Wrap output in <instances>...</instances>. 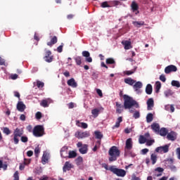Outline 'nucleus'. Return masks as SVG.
Returning a JSON list of instances; mask_svg holds the SVG:
<instances>
[{
    "instance_id": "nucleus-50",
    "label": "nucleus",
    "mask_w": 180,
    "mask_h": 180,
    "mask_svg": "<svg viewBox=\"0 0 180 180\" xmlns=\"http://www.w3.org/2000/svg\"><path fill=\"white\" fill-rule=\"evenodd\" d=\"M83 57H86V58L87 57H89L91 56V53H89V51H84L82 53Z\"/></svg>"
},
{
    "instance_id": "nucleus-8",
    "label": "nucleus",
    "mask_w": 180,
    "mask_h": 180,
    "mask_svg": "<svg viewBox=\"0 0 180 180\" xmlns=\"http://www.w3.org/2000/svg\"><path fill=\"white\" fill-rule=\"evenodd\" d=\"M178 68L174 65H169L165 68V74H171V72H176Z\"/></svg>"
},
{
    "instance_id": "nucleus-59",
    "label": "nucleus",
    "mask_w": 180,
    "mask_h": 180,
    "mask_svg": "<svg viewBox=\"0 0 180 180\" xmlns=\"http://www.w3.org/2000/svg\"><path fill=\"white\" fill-rule=\"evenodd\" d=\"M126 75H131V74H134V72L132 70H127L124 72Z\"/></svg>"
},
{
    "instance_id": "nucleus-40",
    "label": "nucleus",
    "mask_w": 180,
    "mask_h": 180,
    "mask_svg": "<svg viewBox=\"0 0 180 180\" xmlns=\"http://www.w3.org/2000/svg\"><path fill=\"white\" fill-rule=\"evenodd\" d=\"M77 157V152L74 150L69 151L68 158H75Z\"/></svg>"
},
{
    "instance_id": "nucleus-33",
    "label": "nucleus",
    "mask_w": 180,
    "mask_h": 180,
    "mask_svg": "<svg viewBox=\"0 0 180 180\" xmlns=\"http://www.w3.org/2000/svg\"><path fill=\"white\" fill-rule=\"evenodd\" d=\"M133 25L136 27H140L141 26H144V21H134Z\"/></svg>"
},
{
    "instance_id": "nucleus-14",
    "label": "nucleus",
    "mask_w": 180,
    "mask_h": 180,
    "mask_svg": "<svg viewBox=\"0 0 180 180\" xmlns=\"http://www.w3.org/2000/svg\"><path fill=\"white\" fill-rule=\"evenodd\" d=\"M115 106H116V113H122L124 109V105H123L122 103L119 102H115Z\"/></svg>"
},
{
    "instance_id": "nucleus-58",
    "label": "nucleus",
    "mask_w": 180,
    "mask_h": 180,
    "mask_svg": "<svg viewBox=\"0 0 180 180\" xmlns=\"http://www.w3.org/2000/svg\"><path fill=\"white\" fill-rule=\"evenodd\" d=\"M34 154L35 155H39V154H40V149L39 148V147L35 148Z\"/></svg>"
},
{
    "instance_id": "nucleus-22",
    "label": "nucleus",
    "mask_w": 180,
    "mask_h": 180,
    "mask_svg": "<svg viewBox=\"0 0 180 180\" xmlns=\"http://www.w3.org/2000/svg\"><path fill=\"white\" fill-rule=\"evenodd\" d=\"M76 126H77V127H81L82 129H88V124L81 122L79 120H76Z\"/></svg>"
},
{
    "instance_id": "nucleus-3",
    "label": "nucleus",
    "mask_w": 180,
    "mask_h": 180,
    "mask_svg": "<svg viewBox=\"0 0 180 180\" xmlns=\"http://www.w3.org/2000/svg\"><path fill=\"white\" fill-rule=\"evenodd\" d=\"M25 133V131L23 130V128H16L13 131V142L14 144L17 145L19 144V137H22Z\"/></svg>"
},
{
    "instance_id": "nucleus-48",
    "label": "nucleus",
    "mask_w": 180,
    "mask_h": 180,
    "mask_svg": "<svg viewBox=\"0 0 180 180\" xmlns=\"http://www.w3.org/2000/svg\"><path fill=\"white\" fill-rule=\"evenodd\" d=\"M108 4H109V2L104 1V2L101 3V8H110V6Z\"/></svg>"
},
{
    "instance_id": "nucleus-39",
    "label": "nucleus",
    "mask_w": 180,
    "mask_h": 180,
    "mask_svg": "<svg viewBox=\"0 0 180 180\" xmlns=\"http://www.w3.org/2000/svg\"><path fill=\"white\" fill-rule=\"evenodd\" d=\"M83 162H84V159H83L82 157H81V156H79V157L75 160V162H76L77 165H81Z\"/></svg>"
},
{
    "instance_id": "nucleus-20",
    "label": "nucleus",
    "mask_w": 180,
    "mask_h": 180,
    "mask_svg": "<svg viewBox=\"0 0 180 180\" xmlns=\"http://www.w3.org/2000/svg\"><path fill=\"white\" fill-rule=\"evenodd\" d=\"M124 148H133V141L131 138H129L128 139H127Z\"/></svg>"
},
{
    "instance_id": "nucleus-63",
    "label": "nucleus",
    "mask_w": 180,
    "mask_h": 180,
    "mask_svg": "<svg viewBox=\"0 0 180 180\" xmlns=\"http://www.w3.org/2000/svg\"><path fill=\"white\" fill-rule=\"evenodd\" d=\"M18 75H16V74H13V75H11V79H18Z\"/></svg>"
},
{
    "instance_id": "nucleus-21",
    "label": "nucleus",
    "mask_w": 180,
    "mask_h": 180,
    "mask_svg": "<svg viewBox=\"0 0 180 180\" xmlns=\"http://www.w3.org/2000/svg\"><path fill=\"white\" fill-rule=\"evenodd\" d=\"M58 41V39L56 36H53L51 37V41L49 42H47V46H49L51 47V46H53V44H56Z\"/></svg>"
},
{
    "instance_id": "nucleus-17",
    "label": "nucleus",
    "mask_w": 180,
    "mask_h": 180,
    "mask_svg": "<svg viewBox=\"0 0 180 180\" xmlns=\"http://www.w3.org/2000/svg\"><path fill=\"white\" fill-rule=\"evenodd\" d=\"M147 110H153V108H154V99L153 98H149L147 101Z\"/></svg>"
},
{
    "instance_id": "nucleus-15",
    "label": "nucleus",
    "mask_w": 180,
    "mask_h": 180,
    "mask_svg": "<svg viewBox=\"0 0 180 180\" xmlns=\"http://www.w3.org/2000/svg\"><path fill=\"white\" fill-rule=\"evenodd\" d=\"M26 109V105L23 103L22 101H19L17 103V110L18 112H25Z\"/></svg>"
},
{
    "instance_id": "nucleus-60",
    "label": "nucleus",
    "mask_w": 180,
    "mask_h": 180,
    "mask_svg": "<svg viewBox=\"0 0 180 180\" xmlns=\"http://www.w3.org/2000/svg\"><path fill=\"white\" fill-rule=\"evenodd\" d=\"M149 150L148 148H144L141 150V153L143 154V155H146V154H147V153H148Z\"/></svg>"
},
{
    "instance_id": "nucleus-12",
    "label": "nucleus",
    "mask_w": 180,
    "mask_h": 180,
    "mask_svg": "<svg viewBox=\"0 0 180 180\" xmlns=\"http://www.w3.org/2000/svg\"><path fill=\"white\" fill-rule=\"evenodd\" d=\"M167 139L170 141H175L176 139V132L172 131L171 132L167 133Z\"/></svg>"
},
{
    "instance_id": "nucleus-55",
    "label": "nucleus",
    "mask_w": 180,
    "mask_h": 180,
    "mask_svg": "<svg viewBox=\"0 0 180 180\" xmlns=\"http://www.w3.org/2000/svg\"><path fill=\"white\" fill-rule=\"evenodd\" d=\"M26 129L27 130V131H29V133H32V131L33 132V127L32 125H28L26 127Z\"/></svg>"
},
{
    "instance_id": "nucleus-57",
    "label": "nucleus",
    "mask_w": 180,
    "mask_h": 180,
    "mask_svg": "<svg viewBox=\"0 0 180 180\" xmlns=\"http://www.w3.org/2000/svg\"><path fill=\"white\" fill-rule=\"evenodd\" d=\"M96 92H97L98 96H100L101 98H102V96H103V94H102V90L97 89Z\"/></svg>"
},
{
    "instance_id": "nucleus-64",
    "label": "nucleus",
    "mask_w": 180,
    "mask_h": 180,
    "mask_svg": "<svg viewBox=\"0 0 180 180\" xmlns=\"http://www.w3.org/2000/svg\"><path fill=\"white\" fill-rule=\"evenodd\" d=\"M176 155L179 160H180V148L176 149Z\"/></svg>"
},
{
    "instance_id": "nucleus-13",
    "label": "nucleus",
    "mask_w": 180,
    "mask_h": 180,
    "mask_svg": "<svg viewBox=\"0 0 180 180\" xmlns=\"http://www.w3.org/2000/svg\"><path fill=\"white\" fill-rule=\"evenodd\" d=\"M131 8L132 12L135 13V15H139V4L136 3V1H132L131 4Z\"/></svg>"
},
{
    "instance_id": "nucleus-26",
    "label": "nucleus",
    "mask_w": 180,
    "mask_h": 180,
    "mask_svg": "<svg viewBox=\"0 0 180 180\" xmlns=\"http://www.w3.org/2000/svg\"><path fill=\"white\" fill-rule=\"evenodd\" d=\"M122 44L124 46L125 50H130L131 49V42L130 41H124Z\"/></svg>"
},
{
    "instance_id": "nucleus-46",
    "label": "nucleus",
    "mask_w": 180,
    "mask_h": 180,
    "mask_svg": "<svg viewBox=\"0 0 180 180\" xmlns=\"http://www.w3.org/2000/svg\"><path fill=\"white\" fill-rule=\"evenodd\" d=\"M154 143H155V141L154 139H151V140L146 139V146H148V147H150V146H153Z\"/></svg>"
},
{
    "instance_id": "nucleus-7",
    "label": "nucleus",
    "mask_w": 180,
    "mask_h": 180,
    "mask_svg": "<svg viewBox=\"0 0 180 180\" xmlns=\"http://www.w3.org/2000/svg\"><path fill=\"white\" fill-rule=\"evenodd\" d=\"M89 136H91V134L88 131L84 132L77 131L75 133V137L77 139H86V137H89Z\"/></svg>"
},
{
    "instance_id": "nucleus-32",
    "label": "nucleus",
    "mask_w": 180,
    "mask_h": 180,
    "mask_svg": "<svg viewBox=\"0 0 180 180\" xmlns=\"http://www.w3.org/2000/svg\"><path fill=\"white\" fill-rule=\"evenodd\" d=\"M67 151H68V147H67V146H63L60 149V155L63 158H65V156L64 155V153H65L67 154Z\"/></svg>"
},
{
    "instance_id": "nucleus-30",
    "label": "nucleus",
    "mask_w": 180,
    "mask_h": 180,
    "mask_svg": "<svg viewBox=\"0 0 180 180\" xmlns=\"http://www.w3.org/2000/svg\"><path fill=\"white\" fill-rule=\"evenodd\" d=\"M146 93L147 95H151L153 94V86L151 84H147L146 87Z\"/></svg>"
},
{
    "instance_id": "nucleus-61",
    "label": "nucleus",
    "mask_w": 180,
    "mask_h": 180,
    "mask_svg": "<svg viewBox=\"0 0 180 180\" xmlns=\"http://www.w3.org/2000/svg\"><path fill=\"white\" fill-rule=\"evenodd\" d=\"M57 51H58V53H63V45H60L57 48Z\"/></svg>"
},
{
    "instance_id": "nucleus-6",
    "label": "nucleus",
    "mask_w": 180,
    "mask_h": 180,
    "mask_svg": "<svg viewBox=\"0 0 180 180\" xmlns=\"http://www.w3.org/2000/svg\"><path fill=\"white\" fill-rule=\"evenodd\" d=\"M77 147H78L80 154H86V153H88L87 144L82 145V142H78L77 143Z\"/></svg>"
},
{
    "instance_id": "nucleus-42",
    "label": "nucleus",
    "mask_w": 180,
    "mask_h": 180,
    "mask_svg": "<svg viewBox=\"0 0 180 180\" xmlns=\"http://www.w3.org/2000/svg\"><path fill=\"white\" fill-rule=\"evenodd\" d=\"M75 63H77V65H81L82 64V58L80 56H77L75 58Z\"/></svg>"
},
{
    "instance_id": "nucleus-47",
    "label": "nucleus",
    "mask_w": 180,
    "mask_h": 180,
    "mask_svg": "<svg viewBox=\"0 0 180 180\" xmlns=\"http://www.w3.org/2000/svg\"><path fill=\"white\" fill-rule=\"evenodd\" d=\"M20 140H21L22 143H27V141H29V138H27V136H25L22 135L20 136Z\"/></svg>"
},
{
    "instance_id": "nucleus-43",
    "label": "nucleus",
    "mask_w": 180,
    "mask_h": 180,
    "mask_svg": "<svg viewBox=\"0 0 180 180\" xmlns=\"http://www.w3.org/2000/svg\"><path fill=\"white\" fill-rule=\"evenodd\" d=\"M49 161V156L47 154H44L42 156V164H46Z\"/></svg>"
},
{
    "instance_id": "nucleus-51",
    "label": "nucleus",
    "mask_w": 180,
    "mask_h": 180,
    "mask_svg": "<svg viewBox=\"0 0 180 180\" xmlns=\"http://www.w3.org/2000/svg\"><path fill=\"white\" fill-rule=\"evenodd\" d=\"M133 117L134 118V119H139V117H140V112H139V111H135L134 112V115H133Z\"/></svg>"
},
{
    "instance_id": "nucleus-52",
    "label": "nucleus",
    "mask_w": 180,
    "mask_h": 180,
    "mask_svg": "<svg viewBox=\"0 0 180 180\" xmlns=\"http://www.w3.org/2000/svg\"><path fill=\"white\" fill-rule=\"evenodd\" d=\"M13 180H19V172L16 171L13 174Z\"/></svg>"
},
{
    "instance_id": "nucleus-38",
    "label": "nucleus",
    "mask_w": 180,
    "mask_h": 180,
    "mask_svg": "<svg viewBox=\"0 0 180 180\" xmlns=\"http://www.w3.org/2000/svg\"><path fill=\"white\" fill-rule=\"evenodd\" d=\"M160 89H161V82H156V83H155V92H156V94H158V92H160Z\"/></svg>"
},
{
    "instance_id": "nucleus-11",
    "label": "nucleus",
    "mask_w": 180,
    "mask_h": 180,
    "mask_svg": "<svg viewBox=\"0 0 180 180\" xmlns=\"http://www.w3.org/2000/svg\"><path fill=\"white\" fill-rule=\"evenodd\" d=\"M133 88L137 94H140V89L143 88V83L141 82H136L134 85Z\"/></svg>"
},
{
    "instance_id": "nucleus-36",
    "label": "nucleus",
    "mask_w": 180,
    "mask_h": 180,
    "mask_svg": "<svg viewBox=\"0 0 180 180\" xmlns=\"http://www.w3.org/2000/svg\"><path fill=\"white\" fill-rule=\"evenodd\" d=\"M146 141H147V139L144 137V136L141 135L139 136V144H144L145 143H146Z\"/></svg>"
},
{
    "instance_id": "nucleus-18",
    "label": "nucleus",
    "mask_w": 180,
    "mask_h": 180,
    "mask_svg": "<svg viewBox=\"0 0 180 180\" xmlns=\"http://www.w3.org/2000/svg\"><path fill=\"white\" fill-rule=\"evenodd\" d=\"M67 84L69 86H72V88H77V86H78V84L75 82V78H71L68 80Z\"/></svg>"
},
{
    "instance_id": "nucleus-37",
    "label": "nucleus",
    "mask_w": 180,
    "mask_h": 180,
    "mask_svg": "<svg viewBox=\"0 0 180 180\" xmlns=\"http://www.w3.org/2000/svg\"><path fill=\"white\" fill-rule=\"evenodd\" d=\"M27 164H30V160L25 159L24 165H20V170L23 171V169H25V165H27Z\"/></svg>"
},
{
    "instance_id": "nucleus-45",
    "label": "nucleus",
    "mask_w": 180,
    "mask_h": 180,
    "mask_svg": "<svg viewBox=\"0 0 180 180\" xmlns=\"http://www.w3.org/2000/svg\"><path fill=\"white\" fill-rule=\"evenodd\" d=\"M3 133L6 134V136H9V134H11V129H9L8 127H4L3 129Z\"/></svg>"
},
{
    "instance_id": "nucleus-1",
    "label": "nucleus",
    "mask_w": 180,
    "mask_h": 180,
    "mask_svg": "<svg viewBox=\"0 0 180 180\" xmlns=\"http://www.w3.org/2000/svg\"><path fill=\"white\" fill-rule=\"evenodd\" d=\"M123 98L124 109H131L133 106H135V108H139V103L133 99V98L126 94L124 95Z\"/></svg>"
},
{
    "instance_id": "nucleus-23",
    "label": "nucleus",
    "mask_w": 180,
    "mask_h": 180,
    "mask_svg": "<svg viewBox=\"0 0 180 180\" xmlns=\"http://www.w3.org/2000/svg\"><path fill=\"white\" fill-rule=\"evenodd\" d=\"M124 82L131 86L136 84V80L131 79V77H128L124 79Z\"/></svg>"
},
{
    "instance_id": "nucleus-24",
    "label": "nucleus",
    "mask_w": 180,
    "mask_h": 180,
    "mask_svg": "<svg viewBox=\"0 0 180 180\" xmlns=\"http://www.w3.org/2000/svg\"><path fill=\"white\" fill-rule=\"evenodd\" d=\"M72 167L70 162H65V163L63 167V172H67V171H70Z\"/></svg>"
},
{
    "instance_id": "nucleus-25",
    "label": "nucleus",
    "mask_w": 180,
    "mask_h": 180,
    "mask_svg": "<svg viewBox=\"0 0 180 180\" xmlns=\"http://www.w3.org/2000/svg\"><path fill=\"white\" fill-rule=\"evenodd\" d=\"M151 129L155 133H160V124L158 123H153L151 124Z\"/></svg>"
},
{
    "instance_id": "nucleus-49",
    "label": "nucleus",
    "mask_w": 180,
    "mask_h": 180,
    "mask_svg": "<svg viewBox=\"0 0 180 180\" xmlns=\"http://www.w3.org/2000/svg\"><path fill=\"white\" fill-rule=\"evenodd\" d=\"M37 88H43V86H44V83L41 82L40 80H37Z\"/></svg>"
},
{
    "instance_id": "nucleus-28",
    "label": "nucleus",
    "mask_w": 180,
    "mask_h": 180,
    "mask_svg": "<svg viewBox=\"0 0 180 180\" xmlns=\"http://www.w3.org/2000/svg\"><path fill=\"white\" fill-rule=\"evenodd\" d=\"M159 134L160 136H162V137H165L168 134V130L166 128H161L159 130Z\"/></svg>"
},
{
    "instance_id": "nucleus-62",
    "label": "nucleus",
    "mask_w": 180,
    "mask_h": 180,
    "mask_svg": "<svg viewBox=\"0 0 180 180\" xmlns=\"http://www.w3.org/2000/svg\"><path fill=\"white\" fill-rule=\"evenodd\" d=\"M0 65H5V59L0 57Z\"/></svg>"
},
{
    "instance_id": "nucleus-2",
    "label": "nucleus",
    "mask_w": 180,
    "mask_h": 180,
    "mask_svg": "<svg viewBox=\"0 0 180 180\" xmlns=\"http://www.w3.org/2000/svg\"><path fill=\"white\" fill-rule=\"evenodd\" d=\"M108 154L110 156L109 158L110 162H113V161L117 160L118 157H120V150L117 146H112L110 148Z\"/></svg>"
},
{
    "instance_id": "nucleus-27",
    "label": "nucleus",
    "mask_w": 180,
    "mask_h": 180,
    "mask_svg": "<svg viewBox=\"0 0 180 180\" xmlns=\"http://www.w3.org/2000/svg\"><path fill=\"white\" fill-rule=\"evenodd\" d=\"M40 105L43 108H49V105H50V99L42 100Z\"/></svg>"
},
{
    "instance_id": "nucleus-34",
    "label": "nucleus",
    "mask_w": 180,
    "mask_h": 180,
    "mask_svg": "<svg viewBox=\"0 0 180 180\" xmlns=\"http://www.w3.org/2000/svg\"><path fill=\"white\" fill-rule=\"evenodd\" d=\"M154 119L153 113L150 112L146 116V122L147 123H151L153 122V120Z\"/></svg>"
},
{
    "instance_id": "nucleus-41",
    "label": "nucleus",
    "mask_w": 180,
    "mask_h": 180,
    "mask_svg": "<svg viewBox=\"0 0 180 180\" xmlns=\"http://www.w3.org/2000/svg\"><path fill=\"white\" fill-rule=\"evenodd\" d=\"M91 113L94 116V117H98L99 115V110H98V108L93 109L91 110Z\"/></svg>"
},
{
    "instance_id": "nucleus-4",
    "label": "nucleus",
    "mask_w": 180,
    "mask_h": 180,
    "mask_svg": "<svg viewBox=\"0 0 180 180\" xmlns=\"http://www.w3.org/2000/svg\"><path fill=\"white\" fill-rule=\"evenodd\" d=\"M34 137H43L44 136V127L43 125H37L34 127L32 131Z\"/></svg>"
},
{
    "instance_id": "nucleus-29",
    "label": "nucleus",
    "mask_w": 180,
    "mask_h": 180,
    "mask_svg": "<svg viewBox=\"0 0 180 180\" xmlns=\"http://www.w3.org/2000/svg\"><path fill=\"white\" fill-rule=\"evenodd\" d=\"M158 160V157L157 156V154L152 153L150 155V161H152V165H155V164L157 162V160Z\"/></svg>"
},
{
    "instance_id": "nucleus-56",
    "label": "nucleus",
    "mask_w": 180,
    "mask_h": 180,
    "mask_svg": "<svg viewBox=\"0 0 180 180\" xmlns=\"http://www.w3.org/2000/svg\"><path fill=\"white\" fill-rule=\"evenodd\" d=\"M160 81H162V82H165V81H167V78L165 77V75H161L160 76Z\"/></svg>"
},
{
    "instance_id": "nucleus-9",
    "label": "nucleus",
    "mask_w": 180,
    "mask_h": 180,
    "mask_svg": "<svg viewBox=\"0 0 180 180\" xmlns=\"http://www.w3.org/2000/svg\"><path fill=\"white\" fill-rule=\"evenodd\" d=\"M169 151V145H165L164 146H159L155 148L156 153H164L165 154Z\"/></svg>"
},
{
    "instance_id": "nucleus-19",
    "label": "nucleus",
    "mask_w": 180,
    "mask_h": 180,
    "mask_svg": "<svg viewBox=\"0 0 180 180\" xmlns=\"http://www.w3.org/2000/svg\"><path fill=\"white\" fill-rule=\"evenodd\" d=\"M106 64L112 65V68H115L116 65V61L113 58H108L105 60Z\"/></svg>"
},
{
    "instance_id": "nucleus-35",
    "label": "nucleus",
    "mask_w": 180,
    "mask_h": 180,
    "mask_svg": "<svg viewBox=\"0 0 180 180\" xmlns=\"http://www.w3.org/2000/svg\"><path fill=\"white\" fill-rule=\"evenodd\" d=\"M169 162L171 163V165L169 166V169H171V171H176V167H175V165H172L174 164V160L172 159H169Z\"/></svg>"
},
{
    "instance_id": "nucleus-44",
    "label": "nucleus",
    "mask_w": 180,
    "mask_h": 180,
    "mask_svg": "<svg viewBox=\"0 0 180 180\" xmlns=\"http://www.w3.org/2000/svg\"><path fill=\"white\" fill-rule=\"evenodd\" d=\"M172 86H176V88H180V83L179 81L173 80L172 81Z\"/></svg>"
},
{
    "instance_id": "nucleus-10",
    "label": "nucleus",
    "mask_w": 180,
    "mask_h": 180,
    "mask_svg": "<svg viewBox=\"0 0 180 180\" xmlns=\"http://www.w3.org/2000/svg\"><path fill=\"white\" fill-rule=\"evenodd\" d=\"M54 58V56H51V51H46L45 53V56L44 57V59L46 63H53V60Z\"/></svg>"
},
{
    "instance_id": "nucleus-54",
    "label": "nucleus",
    "mask_w": 180,
    "mask_h": 180,
    "mask_svg": "<svg viewBox=\"0 0 180 180\" xmlns=\"http://www.w3.org/2000/svg\"><path fill=\"white\" fill-rule=\"evenodd\" d=\"M35 117L36 119H37L38 120H40V119H41V113L40 112H37L35 114Z\"/></svg>"
},
{
    "instance_id": "nucleus-5",
    "label": "nucleus",
    "mask_w": 180,
    "mask_h": 180,
    "mask_svg": "<svg viewBox=\"0 0 180 180\" xmlns=\"http://www.w3.org/2000/svg\"><path fill=\"white\" fill-rule=\"evenodd\" d=\"M111 172H113L117 176L124 177L126 176V171L123 169L115 168V166H111L109 167Z\"/></svg>"
},
{
    "instance_id": "nucleus-53",
    "label": "nucleus",
    "mask_w": 180,
    "mask_h": 180,
    "mask_svg": "<svg viewBox=\"0 0 180 180\" xmlns=\"http://www.w3.org/2000/svg\"><path fill=\"white\" fill-rule=\"evenodd\" d=\"M120 1H111L112 6H117L118 5H120Z\"/></svg>"
},
{
    "instance_id": "nucleus-16",
    "label": "nucleus",
    "mask_w": 180,
    "mask_h": 180,
    "mask_svg": "<svg viewBox=\"0 0 180 180\" xmlns=\"http://www.w3.org/2000/svg\"><path fill=\"white\" fill-rule=\"evenodd\" d=\"M127 155H130L132 158L136 157V153H133L131 149L124 148V157H127Z\"/></svg>"
},
{
    "instance_id": "nucleus-31",
    "label": "nucleus",
    "mask_w": 180,
    "mask_h": 180,
    "mask_svg": "<svg viewBox=\"0 0 180 180\" xmlns=\"http://www.w3.org/2000/svg\"><path fill=\"white\" fill-rule=\"evenodd\" d=\"M94 134L96 136V139L98 140H102V139H103V134L99 131H96Z\"/></svg>"
}]
</instances>
